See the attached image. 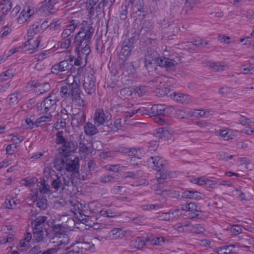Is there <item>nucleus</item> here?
Here are the masks:
<instances>
[{"mask_svg":"<svg viewBox=\"0 0 254 254\" xmlns=\"http://www.w3.org/2000/svg\"><path fill=\"white\" fill-rule=\"evenodd\" d=\"M38 191H36L35 195L33 196L32 199H35V200L36 201V205L37 207L41 210H44L46 209L49 206L46 196L42 195L38 197Z\"/></svg>","mask_w":254,"mask_h":254,"instance_id":"nucleus-21","label":"nucleus"},{"mask_svg":"<svg viewBox=\"0 0 254 254\" xmlns=\"http://www.w3.org/2000/svg\"><path fill=\"white\" fill-rule=\"evenodd\" d=\"M40 27L39 25L33 24L31 26L27 31V35L28 37H32L34 35L40 32Z\"/></svg>","mask_w":254,"mask_h":254,"instance_id":"nucleus-57","label":"nucleus"},{"mask_svg":"<svg viewBox=\"0 0 254 254\" xmlns=\"http://www.w3.org/2000/svg\"><path fill=\"white\" fill-rule=\"evenodd\" d=\"M38 179L34 177H26L21 181L22 185L28 187H32L36 183L38 184Z\"/></svg>","mask_w":254,"mask_h":254,"instance_id":"nucleus-47","label":"nucleus"},{"mask_svg":"<svg viewBox=\"0 0 254 254\" xmlns=\"http://www.w3.org/2000/svg\"><path fill=\"white\" fill-rule=\"evenodd\" d=\"M164 79V77L162 76H159L155 77L153 80L149 81L148 83L149 85L154 86H159L161 85H163L165 82Z\"/></svg>","mask_w":254,"mask_h":254,"instance_id":"nucleus-50","label":"nucleus"},{"mask_svg":"<svg viewBox=\"0 0 254 254\" xmlns=\"http://www.w3.org/2000/svg\"><path fill=\"white\" fill-rule=\"evenodd\" d=\"M154 136L159 140H165L169 137L170 133L169 131L165 129L164 128L161 127L155 130Z\"/></svg>","mask_w":254,"mask_h":254,"instance_id":"nucleus-29","label":"nucleus"},{"mask_svg":"<svg viewBox=\"0 0 254 254\" xmlns=\"http://www.w3.org/2000/svg\"><path fill=\"white\" fill-rule=\"evenodd\" d=\"M115 1V0H102V1L98 4L96 8L98 7L99 9L101 7L103 8L105 6L110 8L113 5Z\"/></svg>","mask_w":254,"mask_h":254,"instance_id":"nucleus-59","label":"nucleus"},{"mask_svg":"<svg viewBox=\"0 0 254 254\" xmlns=\"http://www.w3.org/2000/svg\"><path fill=\"white\" fill-rule=\"evenodd\" d=\"M170 96L173 100L182 104L188 103L190 101V95L182 93L173 92Z\"/></svg>","mask_w":254,"mask_h":254,"instance_id":"nucleus-22","label":"nucleus"},{"mask_svg":"<svg viewBox=\"0 0 254 254\" xmlns=\"http://www.w3.org/2000/svg\"><path fill=\"white\" fill-rule=\"evenodd\" d=\"M135 91L139 97H142L148 91V87L146 86H137L135 88Z\"/></svg>","mask_w":254,"mask_h":254,"instance_id":"nucleus-56","label":"nucleus"},{"mask_svg":"<svg viewBox=\"0 0 254 254\" xmlns=\"http://www.w3.org/2000/svg\"><path fill=\"white\" fill-rule=\"evenodd\" d=\"M70 116L71 118V124L73 127H79L84 124L86 118L84 110L79 109L77 112L73 113Z\"/></svg>","mask_w":254,"mask_h":254,"instance_id":"nucleus-10","label":"nucleus"},{"mask_svg":"<svg viewBox=\"0 0 254 254\" xmlns=\"http://www.w3.org/2000/svg\"><path fill=\"white\" fill-rule=\"evenodd\" d=\"M162 110H161V115L162 116L169 117L171 115L173 110L174 107L172 106H167L165 105H162Z\"/></svg>","mask_w":254,"mask_h":254,"instance_id":"nucleus-52","label":"nucleus"},{"mask_svg":"<svg viewBox=\"0 0 254 254\" xmlns=\"http://www.w3.org/2000/svg\"><path fill=\"white\" fill-rule=\"evenodd\" d=\"M14 73L12 69H9L0 74V80H6L14 76Z\"/></svg>","mask_w":254,"mask_h":254,"instance_id":"nucleus-53","label":"nucleus"},{"mask_svg":"<svg viewBox=\"0 0 254 254\" xmlns=\"http://www.w3.org/2000/svg\"><path fill=\"white\" fill-rule=\"evenodd\" d=\"M141 150H142L141 148H128V156H139L141 154Z\"/></svg>","mask_w":254,"mask_h":254,"instance_id":"nucleus-64","label":"nucleus"},{"mask_svg":"<svg viewBox=\"0 0 254 254\" xmlns=\"http://www.w3.org/2000/svg\"><path fill=\"white\" fill-rule=\"evenodd\" d=\"M31 239V233L30 232H27L25 238L20 240L17 246L18 251H13L11 254H20V253L27 251L29 248L28 244Z\"/></svg>","mask_w":254,"mask_h":254,"instance_id":"nucleus-16","label":"nucleus"},{"mask_svg":"<svg viewBox=\"0 0 254 254\" xmlns=\"http://www.w3.org/2000/svg\"><path fill=\"white\" fill-rule=\"evenodd\" d=\"M177 64V61L174 59L162 56L157 66L164 67L166 71L172 72L175 70Z\"/></svg>","mask_w":254,"mask_h":254,"instance_id":"nucleus-13","label":"nucleus"},{"mask_svg":"<svg viewBox=\"0 0 254 254\" xmlns=\"http://www.w3.org/2000/svg\"><path fill=\"white\" fill-rule=\"evenodd\" d=\"M33 13L34 11L30 6H25L20 14L18 20L22 21V22L26 21Z\"/></svg>","mask_w":254,"mask_h":254,"instance_id":"nucleus-33","label":"nucleus"},{"mask_svg":"<svg viewBox=\"0 0 254 254\" xmlns=\"http://www.w3.org/2000/svg\"><path fill=\"white\" fill-rule=\"evenodd\" d=\"M166 169L167 166H165V167H163V169L161 170L157 171L156 177L158 183H159L160 185L164 184L165 183L168 184L169 182L166 181L165 180L168 178H174L176 175L175 172H168L166 170Z\"/></svg>","mask_w":254,"mask_h":254,"instance_id":"nucleus-15","label":"nucleus"},{"mask_svg":"<svg viewBox=\"0 0 254 254\" xmlns=\"http://www.w3.org/2000/svg\"><path fill=\"white\" fill-rule=\"evenodd\" d=\"M62 156L61 155L60 156H56L54 159V166L59 171L64 170V168L65 158H63Z\"/></svg>","mask_w":254,"mask_h":254,"instance_id":"nucleus-30","label":"nucleus"},{"mask_svg":"<svg viewBox=\"0 0 254 254\" xmlns=\"http://www.w3.org/2000/svg\"><path fill=\"white\" fill-rule=\"evenodd\" d=\"M120 179L118 174L107 173L101 175L98 180L104 185H111L119 182Z\"/></svg>","mask_w":254,"mask_h":254,"instance_id":"nucleus-18","label":"nucleus"},{"mask_svg":"<svg viewBox=\"0 0 254 254\" xmlns=\"http://www.w3.org/2000/svg\"><path fill=\"white\" fill-rule=\"evenodd\" d=\"M96 125H94L91 123L88 122L84 126V132L86 135H93L98 132V130L96 127Z\"/></svg>","mask_w":254,"mask_h":254,"instance_id":"nucleus-35","label":"nucleus"},{"mask_svg":"<svg viewBox=\"0 0 254 254\" xmlns=\"http://www.w3.org/2000/svg\"><path fill=\"white\" fill-rule=\"evenodd\" d=\"M78 180L84 181L86 180H89L92 177V174L89 170H87L86 168L81 169L80 173L77 170L74 175Z\"/></svg>","mask_w":254,"mask_h":254,"instance_id":"nucleus-26","label":"nucleus"},{"mask_svg":"<svg viewBox=\"0 0 254 254\" xmlns=\"http://www.w3.org/2000/svg\"><path fill=\"white\" fill-rule=\"evenodd\" d=\"M49 239L52 243H57V246L65 245L68 243L69 239L66 234L65 227L63 224H52L50 230H48Z\"/></svg>","mask_w":254,"mask_h":254,"instance_id":"nucleus-2","label":"nucleus"},{"mask_svg":"<svg viewBox=\"0 0 254 254\" xmlns=\"http://www.w3.org/2000/svg\"><path fill=\"white\" fill-rule=\"evenodd\" d=\"M63 133L62 131H58L56 134V143L57 144L61 145L59 148V153L66 158L75 152L77 144L76 142L65 138Z\"/></svg>","mask_w":254,"mask_h":254,"instance_id":"nucleus-3","label":"nucleus"},{"mask_svg":"<svg viewBox=\"0 0 254 254\" xmlns=\"http://www.w3.org/2000/svg\"><path fill=\"white\" fill-rule=\"evenodd\" d=\"M90 44H83V46H82L80 49L81 56H85V59L87 58L88 56L91 52Z\"/></svg>","mask_w":254,"mask_h":254,"instance_id":"nucleus-55","label":"nucleus"},{"mask_svg":"<svg viewBox=\"0 0 254 254\" xmlns=\"http://www.w3.org/2000/svg\"><path fill=\"white\" fill-rule=\"evenodd\" d=\"M99 213L100 216L104 217H114L117 216V213L110 208H103L99 211Z\"/></svg>","mask_w":254,"mask_h":254,"instance_id":"nucleus-49","label":"nucleus"},{"mask_svg":"<svg viewBox=\"0 0 254 254\" xmlns=\"http://www.w3.org/2000/svg\"><path fill=\"white\" fill-rule=\"evenodd\" d=\"M148 242L152 245L161 246L165 243L166 239L163 237H155L147 238Z\"/></svg>","mask_w":254,"mask_h":254,"instance_id":"nucleus-43","label":"nucleus"},{"mask_svg":"<svg viewBox=\"0 0 254 254\" xmlns=\"http://www.w3.org/2000/svg\"><path fill=\"white\" fill-rule=\"evenodd\" d=\"M36 120L34 116H31L29 118H27L25 120L26 123V128L32 129L34 126L36 127Z\"/></svg>","mask_w":254,"mask_h":254,"instance_id":"nucleus-61","label":"nucleus"},{"mask_svg":"<svg viewBox=\"0 0 254 254\" xmlns=\"http://www.w3.org/2000/svg\"><path fill=\"white\" fill-rule=\"evenodd\" d=\"M147 162L151 165L152 169L157 171L161 170L163 167H165L168 165L165 160L157 156L149 157L147 160Z\"/></svg>","mask_w":254,"mask_h":254,"instance_id":"nucleus-12","label":"nucleus"},{"mask_svg":"<svg viewBox=\"0 0 254 254\" xmlns=\"http://www.w3.org/2000/svg\"><path fill=\"white\" fill-rule=\"evenodd\" d=\"M121 228H115L108 233V238L111 240L121 239Z\"/></svg>","mask_w":254,"mask_h":254,"instance_id":"nucleus-48","label":"nucleus"},{"mask_svg":"<svg viewBox=\"0 0 254 254\" xmlns=\"http://www.w3.org/2000/svg\"><path fill=\"white\" fill-rule=\"evenodd\" d=\"M51 96L47 97L42 102V106L44 107V111L41 112V114L47 113L50 111L53 106L54 105H56V100L55 99H51Z\"/></svg>","mask_w":254,"mask_h":254,"instance_id":"nucleus-25","label":"nucleus"},{"mask_svg":"<svg viewBox=\"0 0 254 254\" xmlns=\"http://www.w3.org/2000/svg\"><path fill=\"white\" fill-rule=\"evenodd\" d=\"M207 65L211 70L214 72L222 71L224 70L225 67L224 65L220 62H208Z\"/></svg>","mask_w":254,"mask_h":254,"instance_id":"nucleus-39","label":"nucleus"},{"mask_svg":"<svg viewBox=\"0 0 254 254\" xmlns=\"http://www.w3.org/2000/svg\"><path fill=\"white\" fill-rule=\"evenodd\" d=\"M55 177L51 183L52 188L55 190L54 192H58L60 189L62 191L68 190L67 188L70 185L71 179L58 175H56Z\"/></svg>","mask_w":254,"mask_h":254,"instance_id":"nucleus-8","label":"nucleus"},{"mask_svg":"<svg viewBox=\"0 0 254 254\" xmlns=\"http://www.w3.org/2000/svg\"><path fill=\"white\" fill-rule=\"evenodd\" d=\"M181 197L184 198L200 200L202 198V195L196 190H187L182 192Z\"/></svg>","mask_w":254,"mask_h":254,"instance_id":"nucleus-23","label":"nucleus"},{"mask_svg":"<svg viewBox=\"0 0 254 254\" xmlns=\"http://www.w3.org/2000/svg\"><path fill=\"white\" fill-rule=\"evenodd\" d=\"M161 57L158 53L152 47H148L145 54V66L149 71L156 69L155 66H157Z\"/></svg>","mask_w":254,"mask_h":254,"instance_id":"nucleus-4","label":"nucleus"},{"mask_svg":"<svg viewBox=\"0 0 254 254\" xmlns=\"http://www.w3.org/2000/svg\"><path fill=\"white\" fill-rule=\"evenodd\" d=\"M21 99V95L19 93L15 92L8 95L7 99L10 105L16 104Z\"/></svg>","mask_w":254,"mask_h":254,"instance_id":"nucleus-44","label":"nucleus"},{"mask_svg":"<svg viewBox=\"0 0 254 254\" xmlns=\"http://www.w3.org/2000/svg\"><path fill=\"white\" fill-rule=\"evenodd\" d=\"M120 94L123 98H127V97L131 96L132 95V92L130 87H125L121 89Z\"/></svg>","mask_w":254,"mask_h":254,"instance_id":"nucleus-62","label":"nucleus"},{"mask_svg":"<svg viewBox=\"0 0 254 254\" xmlns=\"http://www.w3.org/2000/svg\"><path fill=\"white\" fill-rule=\"evenodd\" d=\"M12 7L10 0H2L0 3V11H2L3 15H6Z\"/></svg>","mask_w":254,"mask_h":254,"instance_id":"nucleus-40","label":"nucleus"},{"mask_svg":"<svg viewBox=\"0 0 254 254\" xmlns=\"http://www.w3.org/2000/svg\"><path fill=\"white\" fill-rule=\"evenodd\" d=\"M162 104L153 105L150 108L151 117H156L155 122L161 125H169L167 120L164 118L159 117L161 115Z\"/></svg>","mask_w":254,"mask_h":254,"instance_id":"nucleus-14","label":"nucleus"},{"mask_svg":"<svg viewBox=\"0 0 254 254\" xmlns=\"http://www.w3.org/2000/svg\"><path fill=\"white\" fill-rule=\"evenodd\" d=\"M80 26H81V23L79 21L76 19H73L70 20L65 25V27L73 33Z\"/></svg>","mask_w":254,"mask_h":254,"instance_id":"nucleus-46","label":"nucleus"},{"mask_svg":"<svg viewBox=\"0 0 254 254\" xmlns=\"http://www.w3.org/2000/svg\"><path fill=\"white\" fill-rule=\"evenodd\" d=\"M147 243V238H145L141 237H136L135 239L133 240L131 242V244L133 247L134 248H137L139 250L142 249Z\"/></svg>","mask_w":254,"mask_h":254,"instance_id":"nucleus-31","label":"nucleus"},{"mask_svg":"<svg viewBox=\"0 0 254 254\" xmlns=\"http://www.w3.org/2000/svg\"><path fill=\"white\" fill-rule=\"evenodd\" d=\"M143 172L141 170H137L135 171H127L124 174V178H130L132 180L137 179L142 177Z\"/></svg>","mask_w":254,"mask_h":254,"instance_id":"nucleus-36","label":"nucleus"},{"mask_svg":"<svg viewBox=\"0 0 254 254\" xmlns=\"http://www.w3.org/2000/svg\"><path fill=\"white\" fill-rule=\"evenodd\" d=\"M79 159L77 156L74 157L73 159L71 158H65V163L64 165V170H65L67 172H72V175L70 179H71V183H74V179L73 176L74 175L75 173L79 168Z\"/></svg>","mask_w":254,"mask_h":254,"instance_id":"nucleus-9","label":"nucleus"},{"mask_svg":"<svg viewBox=\"0 0 254 254\" xmlns=\"http://www.w3.org/2000/svg\"><path fill=\"white\" fill-rule=\"evenodd\" d=\"M6 207L8 209H14L17 207V203L14 199V198L7 199L5 200Z\"/></svg>","mask_w":254,"mask_h":254,"instance_id":"nucleus-58","label":"nucleus"},{"mask_svg":"<svg viewBox=\"0 0 254 254\" xmlns=\"http://www.w3.org/2000/svg\"><path fill=\"white\" fill-rule=\"evenodd\" d=\"M48 217L45 216H40L37 217L35 220H32L31 224L32 230H37L43 229L45 231L49 232L48 229L46 228L45 224H48V221H47Z\"/></svg>","mask_w":254,"mask_h":254,"instance_id":"nucleus-17","label":"nucleus"},{"mask_svg":"<svg viewBox=\"0 0 254 254\" xmlns=\"http://www.w3.org/2000/svg\"><path fill=\"white\" fill-rule=\"evenodd\" d=\"M52 117L53 116L50 114L48 116H41L36 120V123H35L36 127H42L45 125L46 123L51 121Z\"/></svg>","mask_w":254,"mask_h":254,"instance_id":"nucleus-42","label":"nucleus"},{"mask_svg":"<svg viewBox=\"0 0 254 254\" xmlns=\"http://www.w3.org/2000/svg\"><path fill=\"white\" fill-rule=\"evenodd\" d=\"M133 49L130 48H127L122 45V48L119 53L120 59L126 60L131 55V52Z\"/></svg>","mask_w":254,"mask_h":254,"instance_id":"nucleus-45","label":"nucleus"},{"mask_svg":"<svg viewBox=\"0 0 254 254\" xmlns=\"http://www.w3.org/2000/svg\"><path fill=\"white\" fill-rule=\"evenodd\" d=\"M128 5H123L121 6V11L120 13V18L122 20H125L127 18L128 13Z\"/></svg>","mask_w":254,"mask_h":254,"instance_id":"nucleus-60","label":"nucleus"},{"mask_svg":"<svg viewBox=\"0 0 254 254\" xmlns=\"http://www.w3.org/2000/svg\"><path fill=\"white\" fill-rule=\"evenodd\" d=\"M138 37H136V35L132 36L129 38H126L122 43V45L127 48H130L133 49L134 44L137 41Z\"/></svg>","mask_w":254,"mask_h":254,"instance_id":"nucleus-41","label":"nucleus"},{"mask_svg":"<svg viewBox=\"0 0 254 254\" xmlns=\"http://www.w3.org/2000/svg\"><path fill=\"white\" fill-rule=\"evenodd\" d=\"M111 115L109 112H104L101 109L96 110L94 116V123L97 127L103 125L107 121L111 120Z\"/></svg>","mask_w":254,"mask_h":254,"instance_id":"nucleus-11","label":"nucleus"},{"mask_svg":"<svg viewBox=\"0 0 254 254\" xmlns=\"http://www.w3.org/2000/svg\"><path fill=\"white\" fill-rule=\"evenodd\" d=\"M80 93L81 91L80 90L78 92L72 94L71 96V101L77 106L84 107L86 106L87 103L85 100L81 97Z\"/></svg>","mask_w":254,"mask_h":254,"instance_id":"nucleus-28","label":"nucleus"},{"mask_svg":"<svg viewBox=\"0 0 254 254\" xmlns=\"http://www.w3.org/2000/svg\"><path fill=\"white\" fill-rule=\"evenodd\" d=\"M182 210L188 212V216L191 219L200 218L203 215L199 204L196 202L186 203L182 204Z\"/></svg>","mask_w":254,"mask_h":254,"instance_id":"nucleus-6","label":"nucleus"},{"mask_svg":"<svg viewBox=\"0 0 254 254\" xmlns=\"http://www.w3.org/2000/svg\"><path fill=\"white\" fill-rule=\"evenodd\" d=\"M96 79L93 70L86 71L84 75L82 86L85 93L88 95L95 94Z\"/></svg>","mask_w":254,"mask_h":254,"instance_id":"nucleus-5","label":"nucleus"},{"mask_svg":"<svg viewBox=\"0 0 254 254\" xmlns=\"http://www.w3.org/2000/svg\"><path fill=\"white\" fill-rule=\"evenodd\" d=\"M68 88L69 96L72 94L78 92L80 89L79 83L76 81L75 77H73V80L72 83L66 84Z\"/></svg>","mask_w":254,"mask_h":254,"instance_id":"nucleus-37","label":"nucleus"},{"mask_svg":"<svg viewBox=\"0 0 254 254\" xmlns=\"http://www.w3.org/2000/svg\"><path fill=\"white\" fill-rule=\"evenodd\" d=\"M131 13L135 14L138 16L141 15V13L143 12L144 10V1L143 0H138L135 4H131Z\"/></svg>","mask_w":254,"mask_h":254,"instance_id":"nucleus-27","label":"nucleus"},{"mask_svg":"<svg viewBox=\"0 0 254 254\" xmlns=\"http://www.w3.org/2000/svg\"><path fill=\"white\" fill-rule=\"evenodd\" d=\"M111 191L113 194H122L125 191V187L124 186H114L113 187Z\"/></svg>","mask_w":254,"mask_h":254,"instance_id":"nucleus-63","label":"nucleus"},{"mask_svg":"<svg viewBox=\"0 0 254 254\" xmlns=\"http://www.w3.org/2000/svg\"><path fill=\"white\" fill-rule=\"evenodd\" d=\"M33 241L37 243L44 242L46 237H49V232L45 231L44 229L32 230Z\"/></svg>","mask_w":254,"mask_h":254,"instance_id":"nucleus-20","label":"nucleus"},{"mask_svg":"<svg viewBox=\"0 0 254 254\" xmlns=\"http://www.w3.org/2000/svg\"><path fill=\"white\" fill-rule=\"evenodd\" d=\"M73 65L72 60H64L58 64H55L51 68V72L56 75H61L71 73Z\"/></svg>","mask_w":254,"mask_h":254,"instance_id":"nucleus-7","label":"nucleus"},{"mask_svg":"<svg viewBox=\"0 0 254 254\" xmlns=\"http://www.w3.org/2000/svg\"><path fill=\"white\" fill-rule=\"evenodd\" d=\"M51 89L50 85L48 82L41 83L39 87L38 91L36 92L38 94H42L44 93L48 92Z\"/></svg>","mask_w":254,"mask_h":254,"instance_id":"nucleus-54","label":"nucleus"},{"mask_svg":"<svg viewBox=\"0 0 254 254\" xmlns=\"http://www.w3.org/2000/svg\"><path fill=\"white\" fill-rule=\"evenodd\" d=\"M83 240V242L77 241L75 243L78 249H79V251L82 252V253L84 250L88 251L94 248V244L92 242H85L84 240Z\"/></svg>","mask_w":254,"mask_h":254,"instance_id":"nucleus-32","label":"nucleus"},{"mask_svg":"<svg viewBox=\"0 0 254 254\" xmlns=\"http://www.w3.org/2000/svg\"><path fill=\"white\" fill-rule=\"evenodd\" d=\"M41 41L40 38H38L37 39L33 41H32L31 38L28 40L22 45L23 50L25 51H31L30 52L31 53L35 52L38 50Z\"/></svg>","mask_w":254,"mask_h":254,"instance_id":"nucleus-19","label":"nucleus"},{"mask_svg":"<svg viewBox=\"0 0 254 254\" xmlns=\"http://www.w3.org/2000/svg\"><path fill=\"white\" fill-rule=\"evenodd\" d=\"M123 69L128 74H134L136 70L135 67L132 62L124 64L123 66Z\"/></svg>","mask_w":254,"mask_h":254,"instance_id":"nucleus-51","label":"nucleus"},{"mask_svg":"<svg viewBox=\"0 0 254 254\" xmlns=\"http://www.w3.org/2000/svg\"><path fill=\"white\" fill-rule=\"evenodd\" d=\"M54 3L53 0H45L39 8L40 12L44 15L49 14L54 8Z\"/></svg>","mask_w":254,"mask_h":254,"instance_id":"nucleus-24","label":"nucleus"},{"mask_svg":"<svg viewBox=\"0 0 254 254\" xmlns=\"http://www.w3.org/2000/svg\"><path fill=\"white\" fill-rule=\"evenodd\" d=\"M93 24V22L91 19L83 20L81 22L79 31L74 37L75 52L78 53L83 44L91 43V38L95 30Z\"/></svg>","mask_w":254,"mask_h":254,"instance_id":"nucleus-1","label":"nucleus"},{"mask_svg":"<svg viewBox=\"0 0 254 254\" xmlns=\"http://www.w3.org/2000/svg\"><path fill=\"white\" fill-rule=\"evenodd\" d=\"M79 151L82 153H85L87 154L91 153L93 149V144L91 142L87 141L85 143L83 141V142L79 143Z\"/></svg>","mask_w":254,"mask_h":254,"instance_id":"nucleus-38","label":"nucleus"},{"mask_svg":"<svg viewBox=\"0 0 254 254\" xmlns=\"http://www.w3.org/2000/svg\"><path fill=\"white\" fill-rule=\"evenodd\" d=\"M37 185L40 187L39 190L40 193L48 194L50 192H52L50 190V186L46 183L44 179H40V181H38Z\"/></svg>","mask_w":254,"mask_h":254,"instance_id":"nucleus-34","label":"nucleus"}]
</instances>
